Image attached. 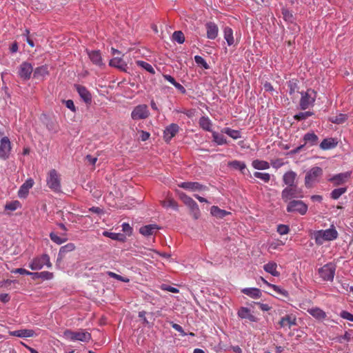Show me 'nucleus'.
<instances>
[{
  "label": "nucleus",
  "instance_id": "64",
  "mask_svg": "<svg viewBox=\"0 0 353 353\" xmlns=\"http://www.w3.org/2000/svg\"><path fill=\"white\" fill-rule=\"evenodd\" d=\"M140 133V139L142 141H145L150 138V134L149 132L141 130Z\"/></svg>",
  "mask_w": 353,
  "mask_h": 353
},
{
  "label": "nucleus",
  "instance_id": "40",
  "mask_svg": "<svg viewBox=\"0 0 353 353\" xmlns=\"http://www.w3.org/2000/svg\"><path fill=\"white\" fill-rule=\"evenodd\" d=\"M49 73L47 65H41L35 68L34 71V77L39 78L44 77Z\"/></svg>",
  "mask_w": 353,
  "mask_h": 353
},
{
  "label": "nucleus",
  "instance_id": "50",
  "mask_svg": "<svg viewBox=\"0 0 353 353\" xmlns=\"http://www.w3.org/2000/svg\"><path fill=\"white\" fill-rule=\"evenodd\" d=\"M270 288H272L276 293L281 294L285 297H288L289 294L288 292L278 285H270Z\"/></svg>",
  "mask_w": 353,
  "mask_h": 353
},
{
  "label": "nucleus",
  "instance_id": "11",
  "mask_svg": "<svg viewBox=\"0 0 353 353\" xmlns=\"http://www.w3.org/2000/svg\"><path fill=\"white\" fill-rule=\"evenodd\" d=\"M11 142L8 137H3L0 140V159L6 160L11 152Z\"/></svg>",
  "mask_w": 353,
  "mask_h": 353
},
{
  "label": "nucleus",
  "instance_id": "20",
  "mask_svg": "<svg viewBox=\"0 0 353 353\" xmlns=\"http://www.w3.org/2000/svg\"><path fill=\"white\" fill-rule=\"evenodd\" d=\"M75 87L81 99L86 103H91L92 96L90 92L88 90V89L85 87L81 85H76Z\"/></svg>",
  "mask_w": 353,
  "mask_h": 353
},
{
  "label": "nucleus",
  "instance_id": "27",
  "mask_svg": "<svg viewBox=\"0 0 353 353\" xmlns=\"http://www.w3.org/2000/svg\"><path fill=\"white\" fill-rule=\"evenodd\" d=\"M241 292L252 299H259L262 295L261 290L256 288H245L241 290Z\"/></svg>",
  "mask_w": 353,
  "mask_h": 353
},
{
  "label": "nucleus",
  "instance_id": "49",
  "mask_svg": "<svg viewBox=\"0 0 353 353\" xmlns=\"http://www.w3.org/2000/svg\"><path fill=\"white\" fill-rule=\"evenodd\" d=\"M21 207V203L19 201H13L6 203L5 209L10 211H14Z\"/></svg>",
  "mask_w": 353,
  "mask_h": 353
},
{
  "label": "nucleus",
  "instance_id": "35",
  "mask_svg": "<svg viewBox=\"0 0 353 353\" xmlns=\"http://www.w3.org/2000/svg\"><path fill=\"white\" fill-rule=\"evenodd\" d=\"M75 245L72 243H69L62 247L59 249V252L58 254V258L61 259L63 257H64L65 254L68 252H72L75 250Z\"/></svg>",
  "mask_w": 353,
  "mask_h": 353
},
{
  "label": "nucleus",
  "instance_id": "24",
  "mask_svg": "<svg viewBox=\"0 0 353 353\" xmlns=\"http://www.w3.org/2000/svg\"><path fill=\"white\" fill-rule=\"evenodd\" d=\"M279 323L281 327L290 329L292 325L296 324V319L292 315H285L281 319Z\"/></svg>",
  "mask_w": 353,
  "mask_h": 353
},
{
  "label": "nucleus",
  "instance_id": "17",
  "mask_svg": "<svg viewBox=\"0 0 353 353\" xmlns=\"http://www.w3.org/2000/svg\"><path fill=\"white\" fill-rule=\"evenodd\" d=\"M34 182L31 178L28 179L20 187L18 191V196L21 199L26 198L29 190L32 188Z\"/></svg>",
  "mask_w": 353,
  "mask_h": 353
},
{
  "label": "nucleus",
  "instance_id": "15",
  "mask_svg": "<svg viewBox=\"0 0 353 353\" xmlns=\"http://www.w3.org/2000/svg\"><path fill=\"white\" fill-rule=\"evenodd\" d=\"M178 185L181 188L192 192L207 190V187L205 185H203L198 182H182L180 183Z\"/></svg>",
  "mask_w": 353,
  "mask_h": 353
},
{
  "label": "nucleus",
  "instance_id": "60",
  "mask_svg": "<svg viewBox=\"0 0 353 353\" xmlns=\"http://www.w3.org/2000/svg\"><path fill=\"white\" fill-rule=\"evenodd\" d=\"M63 103H65V106L68 109H70V110H72L74 112H76V108H75V105H74L72 100H71V99L65 100V101H63Z\"/></svg>",
  "mask_w": 353,
  "mask_h": 353
},
{
  "label": "nucleus",
  "instance_id": "2",
  "mask_svg": "<svg viewBox=\"0 0 353 353\" xmlns=\"http://www.w3.org/2000/svg\"><path fill=\"white\" fill-rule=\"evenodd\" d=\"M303 191L297 185L285 188L281 192V199L283 201L288 202L292 199L303 198Z\"/></svg>",
  "mask_w": 353,
  "mask_h": 353
},
{
  "label": "nucleus",
  "instance_id": "63",
  "mask_svg": "<svg viewBox=\"0 0 353 353\" xmlns=\"http://www.w3.org/2000/svg\"><path fill=\"white\" fill-rule=\"evenodd\" d=\"M12 273L14 274H20L23 275H28L30 274V271L26 270L24 268H17L11 271Z\"/></svg>",
  "mask_w": 353,
  "mask_h": 353
},
{
  "label": "nucleus",
  "instance_id": "16",
  "mask_svg": "<svg viewBox=\"0 0 353 353\" xmlns=\"http://www.w3.org/2000/svg\"><path fill=\"white\" fill-rule=\"evenodd\" d=\"M351 176V172H345L334 175L329 181L334 185H340L346 183Z\"/></svg>",
  "mask_w": 353,
  "mask_h": 353
},
{
  "label": "nucleus",
  "instance_id": "18",
  "mask_svg": "<svg viewBox=\"0 0 353 353\" xmlns=\"http://www.w3.org/2000/svg\"><path fill=\"white\" fill-rule=\"evenodd\" d=\"M237 315L242 319H248L251 322H257L258 319L252 314L250 310L246 307H241L237 312Z\"/></svg>",
  "mask_w": 353,
  "mask_h": 353
},
{
  "label": "nucleus",
  "instance_id": "5",
  "mask_svg": "<svg viewBox=\"0 0 353 353\" xmlns=\"http://www.w3.org/2000/svg\"><path fill=\"white\" fill-rule=\"evenodd\" d=\"M300 99V108L301 110H306L314 105L316 97V92L312 89L307 90L306 92H302Z\"/></svg>",
  "mask_w": 353,
  "mask_h": 353
},
{
  "label": "nucleus",
  "instance_id": "33",
  "mask_svg": "<svg viewBox=\"0 0 353 353\" xmlns=\"http://www.w3.org/2000/svg\"><path fill=\"white\" fill-rule=\"evenodd\" d=\"M337 145V142L332 138L325 139L320 144L322 150H326L334 148Z\"/></svg>",
  "mask_w": 353,
  "mask_h": 353
},
{
  "label": "nucleus",
  "instance_id": "28",
  "mask_svg": "<svg viewBox=\"0 0 353 353\" xmlns=\"http://www.w3.org/2000/svg\"><path fill=\"white\" fill-rule=\"evenodd\" d=\"M307 312L317 320H323L327 316L323 310L317 307L308 309Z\"/></svg>",
  "mask_w": 353,
  "mask_h": 353
},
{
  "label": "nucleus",
  "instance_id": "23",
  "mask_svg": "<svg viewBox=\"0 0 353 353\" xmlns=\"http://www.w3.org/2000/svg\"><path fill=\"white\" fill-rule=\"evenodd\" d=\"M303 140L304 141L303 145H305V146H313L318 143L319 137L314 132H310L304 134Z\"/></svg>",
  "mask_w": 353,
  "mask_h": 353
},
{
  "label": "nucleus",
  "instance_id": "61",
  "mask_svg": "<svg viewBox=\"0 0 353 353\" xmlns=\"http://www.w3.org/2000/svg\"><path fill=\"white\" fill-rule=\"evenodd\" d=\"M271 165L274 168L278 169L284 165L281 159H275L271 161Z\"/></svg>",
  "mask_w": 353,
  "mask_h": 353
},
{
  "label": "nucleus",
  "instance_id": "37",
  "mask_svg": "<svg viewBox=\"0 0 353 353\" xmlns=\"http://www.w3.org/2000/svg\"><path fill=\"white\" fill-rule=\"evenodd\" d=\"M228 165L234 168V170H237L241 172V173L244 174V171L246 169V165L244 162L234 160L228 162Z\"/></svg>",
  "mask_w": 353,
  "mask_h": 353
},
{
  "label": "nucleus",
  "instance_id": "19",
  "mask_svg": "<svg viewBox=\"0 0 353 353\" xmlns=\"http://www.w3.org/2000/svg\"><path fill=\"white\" fill-rule=\"evenodd\" d=\"M89 59L92 63L97 66L103 65L102 57L99 50H86Z\"/></svg>",
  "mask_w": 353,
  "mask_h": 353
},
{
  "label": "nucleus",
  "instance_id": "53",
  "mask_svg": "<svg viewBox=\"0 0 353 353\" xmlns=\"http://www.w3.org/2000/svg\"><path fill=\"white\" fill-rule=\"evenodd\" d=\"M277 232L281 235L287 234L290 232L289 226L284 224H279L277 226Z\"/></svg>",
  "mask_w": 353,
  "mask_h": 353
},
{
  "label": "nucleus",
  "instance_id": "7",
  "mask_svg": "<svg viewBox=\"0 0 353 353\" xmlns=\"http://www.w3.org/2000/svg\"><path fill=\"white\" fill-rule=\"evenodd\" d=\"M336 266L333 263H328L318 270L320 277L326 281H332L335 275Z\"/></svg>",
  "mask_w": 353,
  "mask_h": 353
},
{
  "label": "nucleus",
  "instance_id": "52",
  "mask_svg": "<svg viewBox=\"0 0 353 353\" xmlns=\"http://www.w3.org/2000/svg\"><path fill=\"white\" fill-rule=\"evenodd\" d=\"M194 61L197 65H201L203 68H205V69L209 68V65L207 63L205 60L202 57H201L199 55H196L194 57Z\"/></svg>",
  "mask_w": 353,
  "mask_h": 353
},
{
  "label": "nucleus",
  "instance_id": "4",
  "mask_svg": "<svg viewBox=\"0 0 353 353\" xmlns=\"http://www.w3.org/2000/svg\"><path fill=\"white\" fill-rule=\"evenodd\" d=\"M45 265L47 268L52 267L50 256L47 254H43L34 257L29 263V268L32 270H41Z\"/></svg>",
  "mask_w": 353,
  "mask_h": 353
},
{
  "label": "nucleus",
  "instance_id": "31",
  "mask_svg": "<svg viewBox=\"0 0 353 353\" xmlns=\"http://www.w3.org/2000/svg\"><path fill=\"white\" fill-rule=\"evenodd\" d=\"M221 132L226 134L227 135H228L229 137H230L232 139H233L234 140L239 139L241 138V137H242L241 132L240 130H233V129H232L230 128H228V127L223 128L221 130Z\"/></svg>",
  "mask_w": 353,
  "mask_h": 353
},
{
  "label": "nucleus",
  "instance_id": "9",
  "mask_svg": "<svg viewBox=\"0 0 353 353\" xmlns=\"http://www.w3.org/2000/svg\"><path fill=\"white\" fill-rule=\"evenodd\" d=\"M307 209V205L301 200L290 201L286 208L288 212H296L301 215L305 214Z\"/></svg>",
  "mask_w": 353,
  "mask_h": 353
},
{
  "label": "nucleus",
  "instance_id": "8",
  "mask_svg": "<svg viewBox=\"0 0 353 353\" xmlns=\"http://www.w3.org/2000/svg\"><path fill=\"white\" fill-rule=\"evenodd\" d=\"M323 174V170L319 167H313L308 170L305 177V185L307 188H311L314 183L319 181V178Z\"/></svg>",
  "mask_w": 353,
  "mask_h": 353
},
{
  "label": "nucleus",
  "instance_id": "51",
  "mask_svg": "<svg viewBox=\"0 0 353 353\" xmlns=\"http://www.w3.org/2000/svg\"><path fill=\"white\" fill-rule=\"evenodd\" d=\"M313 112L310 111H307L304 112H299L294 115V118L297 121H303L306 119L307 117L313 115Z\"/></svg>",
  "mask_w": 353,
  "mask_h": 353
},
{
  "label": "nucleus",
  "instance_id": "42",
  "mask_svg": "<svg viewBox=\"0 0 353 353\" xmlns=\"http://www.w3.org/2000/svg\"><path fill=\"white\" fill-rule=\"evenodd\" d=\"M136 63L138 66L145 69L146 71H148L150 74H154L155 73V70L151 64H150L144 61H141V60L137 61Z\"/></svg>",
  "mask_w": 353,
  "mask_h": 353
},
{
  "label": "nucleus",
  "instance_id": "62",
  "mask_svg": "<svg viewBox=\"0 0 353 353\" xmlns=\"http://www.w3.org/2000/svg\"><path fill=\"white\" fill-rule=\"evenodd\" d=\"M161 289L168 292H170L172 293H178L179 290L174 287L168 285H163L161 286Z\"/></svg>",
  "mask_w": 353,
  "mask_h": 353
},
{
  "label": "nucleus",
  "instance_id": "14",
  "mask_svg": "<svg viewBox=\"0 0 353 353\" xmlns=\"http://www.w3.org/2000/svg\"><path fill=\"white\" fill-rule=\"evenodd\" d=\"M179 130V126L176 123H171L168 125L163 131V138L165 142H170V140L177 134Z\"/></svg>",
  "mask_w": 353,
  "mask_h": 353
},
{
  "label": "nucleus",
  "instance_id": "34",
  "mask_svg": "<svg viewBox=\"0 0 353 353\" xmlns=\"http://www.w3.org/2000/svg\"><path fill=\"white\" fill-rule=\"evenodd\" d=\"M224 39H225L228 45L231 46L234 43L233 37V30L230 27H225L223 30Z\"/></svg>",
  "mask_w": 353,
  "mask_h": 353
},
{
  "label": "nucleus",
  "instance_id": "59",
  "mask_svg": "<svg viewBox=\"0 0 353 353\" xmlns=\"http://www.w3.org/2000/svg\"><path fill=\"white\" fill-rule=\"evenodd\" d=\"M123 232L128 234H131L132 232V228L128 223H123L121 225Z\"/></svg>",
  "mask_w": 353,
  "mask_h": 353
},
{
  "label": "nucleus",
  "instance_id": "41",
  "mask_svg": "<svg viewBox=\"0 0 353 353\" xmlns=\"http://www.w3.org/2000/svg\"><path fill=\"white\" fill-rule=\"evenodd\" d=\"M347 114L340 113L334 117H330L329 120L333 123L342 124L347 120Z\"/></svg>",
  "mask_w": 353,
  "mask_h": 353
},
{
  "label": "nucleus",
  "instance_id": "3",
  "mask_svg": "<svg viewBox=\"0 0 353 353\" xmlns=\"http://www.w3.org/2000/svg\"><path fill=\"white\" fill-rule=\"evenodd\" d=\"M46 183L52 191L56 193L61 192V179L56 170L52 169L49 171L46 178Z\"/></svg>",
  "mask_w": 353,
  "mask_h": 353
},
{
  "label": "nucleus",
  "instance_id": "22",
  "mask_svg": "<svg viewBox=\"0 0 353 353\" xmlns=\"http://www.w3.org/2000/svg\"><path fill=\"white\" fill-rule=\"evenodd\" d=\"M9 334L10 336H17L19 338L32 337L35 335L34 331L30 329H21L14 331H10Z\"/></svg>",
  "mask_w": 353,
  "mask_h": 353
},
{
  "label": "nucleus",
  "instance_id": "39",
  "mask_svg": "<svg viewBox=\"0 0 353 353\" xmlns=\"http://www.w3.org/2000/svg\"><path fill=\"white\" fill-rule=\"evenodd\" d=\"M212 136L213 141L215 142L218 145H222L227 143V140L222 134L212 131Z\"/></svg>",
  "mask_w": 353,
  "mask_h": 353
},
{
  "label": "nucleus",
  "instance_id": "46",
  "mask_svg": "<svg viewBox=\"0 0 353 353\" xmlns=\"http://www.w3.org/2000/svg\"><path fill=\"white\" fill-rule=\"evenodd\" d=\"M347 191L346 188H339L334 189L332 191L330 195L331 198L333 199H338L342 194L345 193Z\"/></svg>",
  "mask_w": 353,
  "mask_h": 353
},
{
  "label": "nucleus",
  "instance_id": "30",
  "mask_svg": "<svg viewBox=\"0 0 353 353\" xmlns=\"http://www.w3.org/2000/svg\"><path fill=\"white\" fill-rule=\"evenodd\" d=\"M199 123L203 130L210 132L213 131L212 129V123L209 117L205 116L201 117L199 119Z\"/></svg>",
  "mask_w": 353,
  "mask_h": 353
},
{
  "label": "nucleus",
  "instance_id": "10",
  "mask_svg": "<svg viewBox=\"0 0 353 353\" xmlns=\"http://www.w3.org/2000/svg\"><path fill=\"white\" fill-rule=\"evenodd\" d=\"M65 335L70 338L72 341L88 342L91 339V334L84 330L78 332L67 330L65 332Z\"/></svg>",
  "mask_w": 353,
  "mask_h": 353
},
{
  "label": "nucleus",
  "instance_id": "1",
  "mask_svg": "<svg viewBox=\"0 0 353 353\" xmlns=\"http://www.w3.org/2000/svg\"><path fill=\"white\" fill-rule=\"evenodd\" d=\"M339 234L335 227L332 225L330 228L314 231L313 238L317 245H322L325 241H331L338 238Z\"/></svg>",
  "mask_w": 353,
  "mask_h": 353
},
{
  "label": "nucleus",
  "instance_id": "13",
  "mask_svg": "<svg viewBox=\"0 0 353 353\" xmlns=\"http://www.w3.org/2000/svg\"><path fill=\"white\" fill-rule=\"evenodd\" d=\"M33 72L32 65L27 61L23 62L19 67L18 75L24 81L29 80Z\"/></svg>",
  "mask_w": 353,
  "mask_h": 353
},
{
  "label": "nucleus",
  "instance_id": "12",
  "mask_svg": "<svg viewBox=\"0 0 353 353\" xmlns=\"http://www.w3.org/2000/svg\"><path fill=\"white\" fill-rule=\"evenodd\" d=\"M148 106L145 104L137 105L131 112V117L133 120L146 119L149 116Z\"/></svg>",
  "mask_w": 353,
  "mask_h": 353
},
{
  "label": "nucleus",
  "instance_id": "58",
  "mask_svg": "<svg viewBox=\"0 0 353 353\" xmlns=\"http://www.w3.org/2000/svg\"><path fill=\"white\" fill-rule=\"evenodd\" d=\"M340 316L344 319L353 322V314H352L347 311L343 310L340 313Z\"/></svg>",
  "mask_w": 353,
  "mask_h": 353
},
{
  "label": "nucleus",
  "instance_id": "57",
  "mask_svg": "<svg viewBox=\"0 0 353 353\" xmlns=\"http://www.w3.org/2000/svg\"><path fill=\"white\" fill-rule=\"evenodd\" d=\"M170 324L172 327L176 331L179 332L181 336H184L186 335V333L184 332L183 327L180 325L175 323L174 322H170Z\"/></svg>",
  "mask_w": 353,
  "mask_h": 353
},
{
  "label": "nucleus",
  "instance_id": "47",
  "mask_svg": "<svg viewBox=\"0 0 353 353\" xmlns=\"http://www.w3.org/2000/svg\"><path fill=\"white\" fill-rule=\"evenodd\" d=\"M172 39L179 44H182L185 41V37L181 31H175L172 34Z\"/></svg>",
  "mask_w": 353,
  "mask_h": 353
},
{
  "label": "nucleus",
  "instance_id": "26",
  "mask_svg": "<svg viewBox=\"0 0 353 353\" xmlns=\"http://www.w3.org/2000/svg\"><path fill=\"white\" fill-rule=\"evenodd\" d=\"M296 178V172H294V171H288L283 174V181L287 185V187L293 186L296 185L295 183Z\"/></svg>",
  "mask_w": 353,
  "mask_h": 353
},
{
  "label": "nucleus",
  "instance_id": "56",
  "mask_svg": "<svg viewBox=\"0 0 353 353\" xmlns=\"http://www.w3.org/2000/svg\"><path fill=\"white\" fill-rule=\"evenodd\" d=\"M282 14L283 17V19L287 21H292L293 19V15L291 12H290L287 9H283L282 10Z\"/></svg>",
  "mask_w": 353,
  "mask_h": 353
},
{
  "label": "nucleus",
  "instance_id": "25",
  "mask_svg": "<svg viewBox=\"0 0 353 353\" xmlns=\"http://www.w3.org/2000/svg\"><path fill=\"white\" fill-rule=\"evenodd\" d=\"M159 228L157 224L146 225L140 228L139 232L145 236H148L156 233Z\"/></svg>",
  "mask_w": 353,
  "mask_h": 353
},
{
  "label": "nucleus",
  "instance_id": "6",
  "mask_svg": "<svg viewBox=\"0 0 353 353\" xmlns=\"http://www.w3.org/2000/svg\"><path fill=\"white\" fill-rule=\"evenodd\" d=\"M178 196L183 203L188 206L194 218L197 219L200 215V210L198 204L189 196L183 192H177Z\"/></svg>",
  "mask_w": 353,
  "mask_h": 353
},
{
  "label": "nucleus",
  "instance_id": "45",
  "mask_svg": "<svg viewBox=\"0 0 353 353\" xmlns=\"http://www.w3.org/2000/svg\"><path fill=\"white\" fill-rule=\"evenodd\" d=\"M103 235L113 240L123 241L125 236L123 234L114 232H103Z\"/></svg>",
  "mask_w": 353,
  "mask_h": 353
},
{
  "label": "nucleus",
  "instance_id": "21",
  "mask_svg": "<svg viewBox=\"0 0 353 353\" xmlns=\"http://www.w3.org/2000/svg\"><path fill=\"white\" fill-rule=\"evenodd\" d=\"M207 37L209 39H215L219 33V28L214 22H208L205 24Z\"/></svg>",
  "mask_w": 353,
  "mask_h": 353
},
{
  "label": "nucleus",
  "instance_id": "55",
  "mask_svg": "<svg viewBox=\"0 0 353 353\" xmlns=\"http://www.w3.org/2000/svg\"><path fill=\"white\" fill-rule=\"evenodd\" d=\"M54 277V274L52 272H50L48 271H43L40 272V279L42 280H51Z\"/></svg>",
  "mask_w": 353,
  "mask_h": 353
},
{
  "label": "nucleus",
  "instance_id": "36",
  "mask_svg": "<svg viewBox=\"0 0 353 353\" xmlns=\"http://www.w3.org/2000/svg\"><path fill=\"white\" fill-rule=\"evenodd\" d=\"M210 213L212 216L219 219H222L230 214V212L224 210H221L218 206L215 205L211 207Z\"/></svg>",
  "mask_w": 353,
  "mask_h": 353
},
{
  "label": "nucleus",
  "instance_id": "54",
  "mask_svg": "<svg viewBox=\"0 0 353 353\" xmlns=\"http://www.w3.org/2000/svg\"><path fill=\"white\" fill-rule=\"evenodd\" d=\"M107 274L110 277L115 279L118 281H121L125 282V283L129 281V279L128 278H124V277L121 276V275H119L114 272H108Z\"/></svg>",
  "mask_w": 353,
  "mask_h": 353
},
{
  "label": "nucleus",
  "instance_id": "38",
  "mask_svg": "<svg viewBox=\"0 0 353 353\" xmlns=\"http://www.w3.org/2000/svg\"><path fill=\"white\" fill-rule=\"evenodd\" d=\"M109 65L111 67H114L123 70H124L125 68L126 67V63H125L123 59L119 57H114L110 59Z\"/></svg>",
  "mask_w": 353,
  "mask_h": 353
},
{
  "label": "nucleus",
  "instance_id": "48",
  "mask_svg": "<svg viewBox=\"0 0 353 353\" xmlns=\"http://www.w3.org/2000/svg\"><path fill=\"white\" fill-rule=\"evenodd\" d=\"M50 238L54 243H55L58 245H61V244L65 243V241H67V240H68L67 238H63V237L59 236L54 232L50 233Z\"/></svg>",
  "mask_w": 353,
  "mask_h": 353
},
{
  "label": "nucleus",
  "instance_id": "32",
  "mask_svg": "<svg viewBox=\"0 0 353 353\" xmlns=\"http://www.w3.org/2000/svg\"><path fill=\"white\" fill-rule=\"evenodd\" d=\"M252 166L259 170H268L270 168V163L263 160L255 159L252 162Z\"/></svg>",
  "mask_w": 353,
  "mask_h": 353
},
{
  "label": "nucleus",
  "instance_id": "43",
  "mask_svg": "<svg viewBox=\"0 0 353 353\" xmlns=\"http://www.w3.org/2000/svg\"><path fill=\"white\" fill-rule=\"evenodd\" d=\"M161 204L163 208H172L176 211L178 210V204L173 199H168L166 201H163L161 202Z\"/></svg>",
  "mask_w": 353,
  "mask_h": 353
},
{
  "label": "nucleus",
  "instance_id": "44",
  "mask_svg": "<svg viewBox=\"0 0 353 353\" xmlns=\"http://www.w3.org/2000/svg\"><path fill=\"white\" fill-rule=\"evenodd\" d=\"M254 176L261 179L265 183H268L271 179V175L267 172H255L254 173Z\"/></svg>",
  "mask_w": 353,
  "mask_h": 353
},
{
  "label": "nucleus",
  "instance_id": "29",
  "mask_svg": "<svg viewBox=\"0 0 353 353\" xmlns=\"http://www.w3.org/2000/svg\"><path fill=\"white\" fill-rule=\"evenodd\" d=\"M263 270L274 276H279V272L277 271V264L274 261H270L263 265Z\"/></svg>",
  "mask_w": 353,
  "mask_h": 353
}]
</instances>
